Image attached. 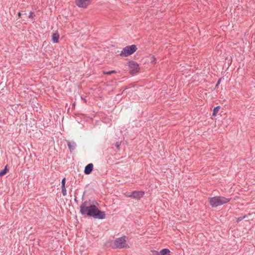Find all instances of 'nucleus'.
Returning <instances> with one entry per match:
<instances>
[{
  "label": "nucleus",
  "instance_id": "obj_1",
  "mask_svg": "<svg viewBox=\"0 0 255 255\" xmlns=\"http://www.w3.org/2000/svg\"><path fill=\"white\" fill-rule=\"evenodd\" d=\"M80 208V213L83 216L101 220L106 218L105 212L100 210L95 205L92 204L90 201L82 202Z\"/></svg>",
  "mask_w": 255,
  "mask_h": 255
},
{
  "label": "nucleus",
  "instance_id": "obj_2",
  "mask_svg": "<svg viewBox=\"0 0 255 255\" xmlns=\"http://www.w3.org/2000/svg\"><path fill=\"white\" fill-rule=\"evenodd\" d=\"M230 200V198L218 196L208 198L209 203L212 207H216L223 205L229 202Z\"/></svg>",
  "mask_w": 255,
  "mask_h": 255
},
{
  "label": "nucleus",
  "instance_id": "obj_3",
  "mask_svg": "<svg viewBox=\"0 0 255 255\" xmlns=\"http://www.w3.org/2000/svg\"><path fill=\"white\" fill-rule=\"evenodd\" d=\"M126 236H123L116 239L112 243L113 248L114 249H122L128 247L126 244Z\"/></svg>",
  "mask_w": 255,
  "mask_h": 255
},
{
  "label": "nucleus",
  "instance_id": "obj_4",
  "mask_svg": "<svg viewBox=\"0 0 255 255\" xmlns=\"http://www.w3.org/2000/svg\"><path fill=\"white\" fill-rule=\"evenodd\" d=\"M137 49L135 45L127 46L123 49L120 56L122 57H128L134 53Z\"/></svg>",
  "mask_w": 255,
  "mask_h": 255
},
{
  "label": "nucleus",
  "instance_id": "obj_5",
  "mask_svg": "<svg viewBox=\"0 0 255 255\" xmlns=\"http://www.w3.org/2000/svg\"><path fill=\"white\" fill-rule=\"evenodd\" d=\"M128 67L129 68V73L132 75L137 73L140 69L137 63L133 61L129 62Z\"/></svg>",
  "mask_w": 255,
  "mask_h": 255
},
{
  "label": "nucleus",
  "instance_id": "obj_6",
  "mask_svg": "<svg viewBox=\"0 0 255 255\" xmlns=\"http://www.w3.org/2000/svg\"><path fill=\"white\" fill-rule=\"evenodd\" d=\"M93 0H76V5L81 8H85L91 4Z\"/></svg>",
  "mask_w": 255,
  "mask_h": 255
},
{
  "label": "nucleus",
  "instance_id": "obj_7",
  "mask_svg": "<svg viewBox=\"0 0 255 255\" xmlns=\"http://www.w3.org/2000/svg\"><path fill=\"white\" fill-rule=\"evenodd\" d=\"M144 193V191H134L132 192V198L139 200L143 197Z\"/></svg>",
  "mask_w": 255,
  "mask_h": 255
},
{
  "label": "nucleus",
  "instance_id": "obj_8",
  "mask_svg": "<svg viewBox=\"0 0 255 255\" xmlns=\"http://www.w3.org/2000/svg\"><path fill=\"white\" fill-rule=\"evenodd\" d=\"M152 252V255H170L169 253L170 251L168 249H164L159 252L153 251Z\"/></svg>",
  "mask_w": 255,
  "mask_h": 255
},
{
  "label": "nucleus",
  "instance_id": "obj_9",
  "mask_svg": "<svg viewBox=\"0 0 255 255\" xmlns=\"http://www.w3.org/2000/svg\"><path fill=\"white\" fill-rule=\"evenodd\" d=\"M67 143L68 148L70 150V152L72 153L73 151L76 149L77 144L73 141H67Z\"/></svg>",
  "mask_w": 255,
  "mask_h": 255
},
{
  "label": "nucleus",
  "instance_id": "obj_10",
  "mask_svg": "<svg viewBox=\"0 0 255 255\" xmlns=\"http://www.w3.org/2000/svg\"><path fill=\"white\" fill-rule=\"evenodd\" d=\"M94 165L93 163H89L86 166L84 169V173L86 175L90 174L93 169Z\"/></svg>",
  "mask_w": 255,
  "mask_h": 255
},
{
  "label": "nucleus",
  "instance_id": "obj_11",
  "mask_svg": "<svg viewBox=\"0 0 255 255\" xmlns=\"http://www.w3.org/2000/svg\"><path fill=\"white\" fill-rule=\"evenodd\" d=\"M59 38V35L58 33L55 32L53 33L52 35V40L54 43L58 42Z\"/></svg>",
  "mask_w": 255,
  "mask_h": 255
},
{
  "label": "nucleus",
  "instance_id": "obj_12",
  "mask_svg": "<svg viewBox=\"0 0 255 255\" xmlns=\"http://www.w3.org/2000/svg\"><path fill=\"white\" fill-rule=\"evenodd\" d=\"M7 171H8L7 166L6 165L4 167V168L2 170L0 171V176H4L7 173Z\"/></svg>",
  "mask_w": 255,
  "mask_h": 255
},
{
  "label": "nucleus",
  "instance_id": "obj_13",
  "mask_svg": "<svg viewBox=\"0 0 255 255\" xmlns=\"http://www.w3.org/2000/svg\"><path fill=\"white\" fill-rule=\"evenodd\" d=\"M220 109V106H217L216 107H215L213 109V114H212V116H216L217 115V113L218 112V111H219Z\"/></svg>",
  "mask_w": 255,
  "mask_h": 255
},
{
  "label": "nucleus",
  "instance_id": "obj_14",
  "mask_svg": "<svg viewBox=\"0 0 255 255\" xmlns=\"http://www.w3.org/2000/svg\"><path fill=\"white\" fill-rule=\"evenodd\" d=\"M64 178H63L61 180V192L63 194V195H64Z\"/></svg>",
  "mask_w": 255,
  "mask_h": 255
},
{
  "label": "nucleus",
  "instance_id": "obj_15",
  "mask_svg": "<svg viewBox=\"0 0 255 255\" xmlns=\"http://www.w3.org/2000/svg\"><path fill=\"white\" fill-rule=\"evenodd\" d=\"M246 217H247V216L245 215L244 216L240 217L238 218L237 219V223H239L240 222H241L242 220H243V219H244Z\"/></svg>",
  "mask_w": 255,
  "mask_h": 255
},
{
  "label": "nucleus",
  "instance_id": "obj_16",
  "mask_svg": "<svg viewBox=\"0 0 255 255\" xmlns=\"http://www.w3.org/2000/svg\"><path fill=\"white\" fill-rule=\"evenodd\" d=\"M121 145V142L117 141L115 143V146L116 148H117L118 150H119L120 149V146Z\"/></svg>",
  "mask_w": 255,
  "mask_h": 255
},
{
  "label": "nucleus",
  "instance_id": "obj_17",
  "mask_svg": "<svg viewBox=\"0 0 255 255\" xmlns=\"http://www.w3.org/2000/svg\"><path fill=\"white\" fill-rule=\"evenodd\" d=\"M150 60H151L150 63L151 64H155L156 63V58L154 56H152L151 57Z\"/></svg>",
  "mask_w": 255,
  "mask_h": 255
},
{
  "label": "nucleus",
  "instance_id": "obj_18",
  "mask_svg": "<svg viewBox=\"0 0 255 255\" xmlns=\"http://www.w3.org/2000/svg\"><path fill=\"white\" fill-rule=\"evenodd\" d=\"M116 73V72L115 70L109 71H107V72H104V73L106 75H110L111 74Z\"/></svg>",
  "mask_w": 255,
  "mask_h": 255
},
{
  "label": "nucleus",
  "instance_id": "obj_19",
  "mask_svg": "<svg viewBox=\"0 0 255 255\" xmlns=\"http://www.w3.org/2000/svg\"><path fill=\"white\" fill-rule=\"evenodd\" d=\"M125 196L127 197H130L132 198V192H127L125 193Z\"/></svg>",
  "mask_w": 255,
  "mask_h": 255
},
{
  "label": "nucleus",
  "instance_id": "obj_20",
  "mask_svg": "<svg viewBox=\"0 0 255 255\" xmlns=\"http://www.w3.org/2000/svg\"><path fill=\"white\" fill-rule=\"evenodd\" d=\"M33 12L31 11L30 13H29V16H28V17L30 19H32L33 18Z\"/></svg>",
  "mask_w": 255,
  "mask_h": 255
},
{
  "label": "nucleus",
  "instance_id": "obj_21",
  "mask_svg": "<svg viewBox=\"0 0 255 255\" xmlns=\"http://www.w3.org/2000/svg\"><path fill=\"white\" fill-rule=\"evenodd\" d=\"M220 81H221V79H220L218 80V82H217V84H216V86H217L220 84Z\"/></svg>",
  "mask_w": 255,
  "mask_h": 255
},
{
  "label": "nucleus",
  "instance_id": "obj_22",
  "mask_svg": "<svg viewBox=\"0 0 255 255\" xmlns=\"http://www.w3.org/2000/svg\"><path fill=\"white\" fill-rule=\"evenodd\" d=\"M17 15H18V17H20L21 15V13L20 12H18Z\"/></svg>",
  "mask_w": 255,
  "mask_h": 255
},
{
  "label": "nucleus",
  "instance_id": "obj_23",
  "mask_svg": "<svg viewBox=\"0 0 255 255\" xmlns=\"http://www.w3.org/2000/svg\"><path fill=\"white\" fill-rule=\"evenodd\" d=\"M64 191H65V195H66V189H65V188Z\"/></svg>",
  "mask_w": 255,
  "mask_h": 255
}]
</instances>
